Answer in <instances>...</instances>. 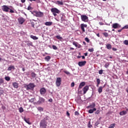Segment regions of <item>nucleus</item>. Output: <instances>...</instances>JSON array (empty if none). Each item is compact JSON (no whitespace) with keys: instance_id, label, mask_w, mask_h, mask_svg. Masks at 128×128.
<instances>
[{"instance_id":"nucleus-1","label":"nucleus","mask_w":128,"mask_h":128,"mask_svg":"<svg viewBox=\"0 0 128 128\" xmlns=\"http://www.w3.org/2000/svg\"><path fill=\"white\" fill-rule=\"evenodd\" d=\"M2 9L3 12H9L10 14H14V12L12 6L3 5L2 6Z\"/></svg>"},{"instance_id":"nucleus-2","label":"nucleus","mask_w":128,"mask_h":128,"mask_svg":"<svg viewBox=\"0 0 128 128\" xmlns=\"http://www.w3.org/2000/svg\"><path fill=\"white\" fill-rule=\"evenodd\" d=\"M48 117L46 116V118L44 120H42L40 123V128H46L47 127V122L46 120H48Z\"/></svg>"},{"instance_id":"nucleus-3","label":"nucleus","mask_w":128,"mask_h":128,"mask_svg":"<svg viewBox=\"0 0 128 128\" xmlns=\"http://www.w3.org/2000/svg\"><path fill=\"white\" fill-rule=\"evenodd\" d=\"M51 12L52 13L54 16H56L57 14H60V11L58 8L54 7L51 8Z\"/></svg>"},{"instance_id":"nucleus-4","label":"nucleus","mask_w":128,"mask_h":128,"mask_svg":"<svg viewBox=\"0 0 128 128\" xmlns=\"http://www.w3.org/2000/svg\"><path fill=\"white\" fill-rule=\"evenodd\" d=\"M35 13L36 16L38 18H42L44 16V13L42 12L41 11H34Z\"/></svg>"},{"instance_id":"nucleus-5","label":"nucleus","mask_w":128,"mask_h":128,"mask_svg":"<svg viewBox=\"0 0 128 128\" xmlns=\"http://www.w3.org/2000/svg\"><path fill=\"white\" fill-rule=\"evenodd\" d=\"M61 84H62V78H60V77L56 78V86L58 87H59L60 86Z\"/></svg>"},{"instance_id":"nucleus-6","label":"nucleus","mask_w":128,"mask_h":128,"mask_svg":"<svg viewBox=\"0 0 128 128\" xmlns=\"http://www.w3.org/2000/svg\"><path fill=\"white\" fill-rule=\"evenodd\" d=\"M34 87H35V85L34 83H30L28 84V90H32V89H34Z\"/></svg>"},{"instance_id":"nucleus-7","label":"nucleus","mask_w":128,"mask_h":128,"mask_svg":"<svg viewBox=\"0 0 128 128\" xmlns=\"http://www.w3.org/2000/svg\"><path fill=\"white\" fill-rule=\"evenodd\" d=\"M58 20H60L62 22L65 20L64 18V14H60V16H58Z\"/></svg>"},{"instance_id":"nucleus-8","label":"nucleus","mask_w":128,"mask_h":128,"mask_svg":"<svg viewBox=\"0 0 128 128\" xmlns=\"http://www.w3.org/2000/svg\"><path fill=\"white\" fill-rule=\"evenodd\" d=\"M86 60L84 62H78V64L80 66H86Z\"/></svg>"},{"instance_id":"nucleus-9","label":"nucleus","mask_w":128,"mask_h":128,"mask_svg":"<svg viewBox=\"0 0 128 128\" xmlns=\"http://www.w3.org/2000/svg\"><path fill=\"white\" fill-rule=\"evenodd\" d=\"M46 92V88H41L40 89V94H45Z\"/></svg>"},{"instance_id":"nucleus-10","label":"nucleus","mask_w":128,"mask_h":128,"mask_svg":"<svg viewBox=\"0 0 128 128\" xmlns=\"http://www.w3.org/2000/svg\"><path fill=\"white\" fill-rule=\"evenodd\" d=\"M87 24H81V28L84 32H86L84 28H87Z\"/></svg>"},{"instance_id":"nucleus-11","label":"nucleus","mask_w":128,"mask_h":128,"mask_svg":"<svg viewBox=\"0 0 128 128\" xmlns=\"http://www.w3.org/2000/svg\"><path fill=\"white\" fill-rule=\"evenodd\" d=\"M18 20L19 24H22L25 22V20L23 18H18Z\"/></svg>"},{"instance_id":"nucleus-12","label":"nucleus","mask_w":128,"mask_h":128,"mask_svg":"<svg viewBox=\"0 0 128 128\" xmlns=\"http://www.w3.org/2000/svg\"><path fill=\"white\" fill-rule=\"evenodd\" d=\"M120 26H121L116 22L112 24V28H120Z\"/></svg>"},{"instance_id":"nucleus-13","label":"nucleus","mask_w":128,"mask_h":128,"mask_svg":"<svg viewBox=\"0 0 128 128\" xmlns=\"http://www.w3.org/2000/svg\"><path fill=\"white\" fill-rule=\"evenodd\" d=\"M88 89H89V87L88 86H85L82 88V90H83V92H84V94H86V92H87L88 90Z\"/></svg>"},{"instance_id":"nucleus-14","label":"nucleus","mask_w":128,"mask_h":128,"mask_svg":"<svg viewBox=\"0 0 128 128\" xmlns=\"http://www.w3.org/2000/svg\"><path fill=\"white\" fill-rule=\"evenodd\" d=\"M95 106H96V104L94 102H93L92 104H90V106H88V108L93 109L96 108Z\"/></svg>"},{"instance_id":"nucleus-15","label":"nucleus","mask_w":128,"mask_h":128,"mask_svg":"<svg viewBox=\"0 0 128 128\" xmlns=\"http://www.w3.org/2000/svg\"><path fill=\"white\" fill-rule=\"evenodd\" d=\"M81 18L83 22H86V20H88V16H81Z\"/></svg>"},{"instance_id":"nucleus-16","label":"nucleus","mask_w":128,"mask_h":128,"mask_svg":"<svg viewBox=\"0 0 128 128\" xmlns=\"http://www.w3.org/2000/svg\"><path fill=\"white\" fill-rule=\"evenodd\" d=\"M45 102L44 98H40L38 102V104H42L43 102Z\"/></svg>"},{"instance_id":"nucleus-17","label":"nucleus","mask_w":128,"mask_h":128,"mask_svg":"<svg viewBox=\"0 0 128 128\" xmlns=\"http://www.w3.org/2000/svg\"><path fill=\"white\" fill-rule=\"evenodd\" d=\"M85 85H86V82H82L81 83H80V84L79 85L78 89H81Z\"/></svg>"},{"instance_id":"nucleus-18","label":"nucleus","mask_w":128,"mask_h":128,"mask_svg":"<svg viewBox=\"0 0 128 128\" xmlns=\"http://www.w3.org/2000/svg\"><path fill=\"white\" fill-rule=\"evenodd\" d=\"M12 86H14V88H18V84L17 83V82H14L12 83Z\"/></svg>"},{"instance_id":"nucleus-19","label":"nucleus","mask_w":128,"mask_h":128,"mask_svg":"<svg viewBox=\"0 0 128 128\" xmlns=\"http://www.w3.org/2000/svg\"><path fill=\"white\" fill-rule=\"evenodd\" d=\"M126 114V110H122V112H120V116H124V114Z\"/></svg>"},{"instance_id":"nucleus-20","label":"nucleus","mask_w":128,"mask_h":128,"mask_svg":"<svg viewBox=\"0 0 128 128\" xmlns=\"http://www.w3.org/2000/svg\"><path fill=\"white\" fill-rule=\"evenodd\" d=\"M55 3L58 5H64V2L62 1H56Z\"/></svg>"},{"instance_id":"nucleus-21","label":"nucleus","mask_w":128,"mask_h":128,"mask_svg":"<svg viewBox=\"0 0 128 128\" xmlns=\"http://www.w3.org/2000/svg\"><path fill=\"white\" fill-rule=\"evenodd\" d=\"M14 68H15L14 66H9L8 68V70H12V69L14 70Z\"/></svg>"},{"instance_id":"nucleus-22","label":"nucleus","mask_w":128,"mask_h":128,"mask_svg":"<svg viewBox=\"0 0 128 128\" xmlns=\"http://www.w3.org/2000/svg\"><path fill=\"white\" fill-rule=\"evenodd\" d=\"M94 110H96V108H94L93 109L91 108L90 110H88V112L90 114H92V112H94Z\"/></svg>"},{"instance_id":"nucleus-23","label":"nucleus","mask_w":128,"mask_h":128,"mask_svg":"<svg viewBox=\"0 0 128 128\" xmlns=\"http://www.w3.org/2000/svg\"><path fill=\"white\" fill-rule=\"evenodd\" d=\"M50 58L51 56H48L45 58V60H46V62H50Z\"/></svg>"},{"instance_id":"nucleus-24","label":"nucleus","mask_w":128,"mask_h":128,"mask_svg":"<svg viewBox=\"0 0 128 128\" xmlns=\"http://www.w3.org/2000/svg\"><path fill=\"white\" fill-rule=\"evenodd\" d=\"M24 121H25V122H26V123H28V124H29L30 125V124H32V123H30V119H26V118H24Z\"/></svg>"},{"instance_id":"nucleus-25","label":"nucleus","mask_w":128,"mask_h":128,"mask_svg":"<svg viewBox=\"0 0 128 128\" xmlns=\"http://www.w3.org/2000/svg\"><path fill=\"white\" fill-rule=\"evenodd\" d=\"M30 38L34 40H38V37H36V36H34L33 35L30 36Z\"/></svg>"},{"instance_id":"nucleus-26","label":"nucleus","mask_w":128,"mask_h":128,"mask_svg":"<svg viewBox=\"0 0 128 128\" xmlns=\"http://www.w3.org/2000/svg\"><path fill=\"white\" fill-rule=\"evenodd\" d=\"M102 89L103 87L102 86H100V87H99V88H98V92H99V93H102Z\"/></svg>"},{"instance_id":"nucleus-27","label":"nucleus","mask_w":128,"mask_h":128,"mask_svg":"<svg viewBox=\"0 0 128 128\" xmlns=\"http://www.w3.org/2000/svg\"><path fill=\"white\" fill-rule=\"evenodd\" d=\"M52 22H45L46 26H52Z\"/></svg>"},{"instance_id":"nucleus-28","label":"nucleus","mask_w":128,"mask_h":128,"mask_svg":"<svg viewBox=\"0 0 128 128\" xmlns=\"http://www.w3.org/2000/svg\"><path fill=\"white\" fill-rule=\"evenodd\" d=\"M106 46L107 47V49H109V50L112 49V45H111V44H107L106 45Z\"/></svg>"},{"instance_id":"nucleus-29","label":"nucleus","mask_w":128,"mask_h":128,"mask_svg":"<svg viewBox=\"0 0 128 128\" xmlns=\"http://www.w3.org/2000/svg\"><path fill=\"white\" fill-rule=\"evenodd\" d=\"M4 91L2 89V88L1 87L0 88V96H2V94H3Z\"/></svg>"},{"instance_id":"nucleus-30","label":"nucleus","mask_w":128,"mask_h":128,"mask_svg":"<svg viewBox=\"0 0 128 128\" xmlns=\"http://www.w3.org/2000/svg\"><path fill=\"white\" fill-rule=\"evenodd\" d=\"M37 108L40 112H43L44 110L43 108H42L41 106H38V108Z\"/></svg>"},{"instance_id":"nucleus-31","label":"nucleus","mask_w":128,"mask_h":128,"mask_svg":"<svg viewBox=\"0 0 128 128\" xmlns=\"http://www.w3.org/2000/svg\"><path fill=\"white\" fill-rule=\"evenodd\" d=\"M88 128H92V125L90 121H89L88 124Z\"/></svg>"},{"instance_id":"nucleus-32","label":"nucleus","mask_w":128,"mask_h":128,"mask_svg":"<svg viewBox=\"0 0 128 128\" xmlns=\"http://www.w3.org/2000/svg\"><path fill=\"white\" fill-rule=\"evenodd\" d=\"M36 73H34V72H32V77L33 78H35V77H36Z\"/></svg>"},{"instance_id":"nucleus-33","label":"nucleus","mask_w":128,"mask_h":128,"mask_svg":"<svg viewBox=\"0 0 128 128\" xmlns=\"http://www.w3.org/2000/svg\"><path fill=\"white\" fill-rule=\"evenodd\" d=\"M115 123H114L113 124H111L110 126L108 127V128H114L115 127Z\"/></svg>"},{"instance_id":"nucleus-34","label":"nucleus","mask_w":128,"mask_h":128,"mask_svg":"<svg viewBox=\"0 0 128 128\" xmlns=\"http://www.w3.org/2000/svg\"><path fill=\"white\" fill-rule=\"evenodd\" d=\"M85 41H86V42H87L88 43H89V42H90V39L86 37L84 39Z\"/></svg>"},{"instance_id":"nucleus-35","label":"nucleus","mask_w":128,"mask_h":128,"mask_svg":"<svg viewBox=\"0 0 128 128\" xmlns=\"http://www.w3.org/2000/svg\"><path fill=\"white\" fill-rule=\"evenodd\" d=\"M27 45L29 46H33V44L32 42H28V43H27Z\"/></svg>"},{"instance_id":"nucleus-36","label":"nucleus","mask_w":128,"mask_h":128,"mask_svg":"<svg viewBox=\"0 0 128 128\" xmlns=\"http://www.w3.org/2000/svg\"><path fill=\"white\" fill-rule=\"evenodd\" d=\"M56 38L57 39H58L59 40H62V37H60V36L58 35L57 36H56Z\"/></svg>"},{"instance_id":"nucleus-37","label":"nucleus","mask_w":128,"mask_h":128,"mask_svg":"<svg viewBox=\"0 0 128 128\" xmlns=\"http://www.w3.org/2000/svg\"><path fill=\"white\" fill-rule=\"evenodd\" d=\"M103 35L105 37H108V33H107V32H104V33H103Z\"/></svg>"},{"instance_id":"nucleus-38","label":"nucleus","mask_w":128,"mask_h":128,"mask_svg":"<svg viewBox=\"0 0 128 128\" xmlns=\"http://www.w3.org/2000/svg\"><path fill=\"white\" fill-rule=\"evenodd\" d=\"M32 9L33 8L32 7V6H28V10H32Z\"/></svg>"},{"instance_id":"nucleus-39","label":"nucleus","mask_w":128,"mask_h":128,"mask_svg":"<svg viewBox=\"0 0 128 128\" xmlns=\"http://www.w3.org/2000/svg\"><path fill=\"white\" fill-rule=\"evenodd\" d=\"M124 44H125V45H128V40H124Z\"/></svg>"},{"instance_id":"nucleus-40","label":"nucleus","mask_w":128,"mask_h":128,"mask_svg":"<svg viewBox=\"0 0 128 128\" xmlns=\"http://www.w3.org/2000/svg\"><path fill=\"white\" fill-rule=\"evenodd\" d=\"M4 83V80L3 79L0 78V85H2V84H3Z\"/></svg>"},{"instance_id":"nucleus-41","label":"nucleus","mask_w":128,"mask_h":128,"mask_svg":"<svg viewBox=\"0 0 128 128\" xmlns=\"http://www.w3.org/2000/svg\"><path fill=\"white\" fill-rule=\"evenodd\" d=\"M5 80H6V81H10V77H5Z\"/></svg>"},{"instance_id":"nucleus-42","label":"nucleus","mask_w":128,"mask_h":128,"mask_svg":"<svg viewBox=\"0 0 128 128\" xmlns=\"http://www.w3.org/2000/svg\"><path fill=\"white\" fill-rule=\"evenodd\" d=\"M19 110H20V112H24L23 108H22V107L20 108Z\"/></svg>"},{"instance_id":"nucleus-43","label":"nucleus","mask_w":128,"mask_h":128,"mask_svg":"<svg viewBox=\"0 0 128 128\" xmlns=\"http://www.w3.org/2000/svg\"><path fill=\"white\" fill-rule=\"evenodd\" d=\"M109 66H110L109 62H106V64L104 66H105V68H108Z\"/></svg>"},{"instance_id":"nucleus-44","label":"nucleus","mask_w":128,"mask_h":128,"mask_svg":"<svg viewBox=\"0 0 128 128\" xmlns=\"http://www.w3.org/2000/svg\"><path fill=\"white\" fill-rule=\"evenodd\" d=\"M100 122L99 121H97L96 123H95V126H96L97 127H98L99 124H100Z\"/></svg>"},{"instance_id":"nucleus-45","label":"nucleus","mask_w":128,"mask_h":128,"mask_svg":"<svg viewBox=\"0 0 128 128\" xmlns=\"http://www.w3.org/2000/svg\"><path fill=\"white\" fill-rule=\"evenodd\" d=\"M98 74H103V70H100L98 72Z\"/></svg>"},{"instance_id":"nucleus-46","label":"nucleus","mask_w":128,"mask_h":128,"mask_svg":"<svg viewBox=\"0 0 128 128\" xmlns=\"http://www.w3.org/2000/svg\"><path fill=\"white\" fill-rule=\"evenodd\" d=\"M94 50V48H90L88 49V51L90 52H92Z\"/></svg>"},{"instance_id":"nucleus-47","label":"nucleus","mask_w":128,"mask_h":128,"mask_svg":"<svg viewBox=\"0 0 128 128\" xmlns=\"http://www.w3.org/2000/svg\"><path fill=\"white\" fill-rule=\"evenodd\" d=\"M52 48L53 49H54L55 50H56L58 49L57 46H56V45H52Z\"/></svg>"},{"instance_id":"nucleus-48","label":"nucleus","mask_w":128,"mask_h":128,"mask_svg":"<svg viewBox=\"0 0 128 128\" xmlns=\"http://www.w3.org/2000/svg\"><path fill=\"white\" fill-rule=\"evenodd\" d=\"M64 72H65V74H70V72H68V70H64Z\"/></svg>"},{"instance_id":"nucleus-49","label":"nucleus","mask_w":128,"mask_h":128,"mask_svg":"<svg viewBox=\"0 0 128 128\" xmlns=\"http://www.w3.org/2000/svg\"><path fill=\"white\" fill-rule=\"evenodd\" d=\"M96 81H97V83L98 84V85H100V80L99 78H98Z\"/></svg>"},{"instance_id":"nucleus-50","label":"nucleus","mask_w":128,"mask_h":128,"mask_svg":"<svg viewBox=\"0 0 128 128\" xmlns=\"http://www.w3.org/2000/svg\"><path fill=\"white\" fill-rule=\"evenodd\" d=\"M73 44L76 47H78V44L76 42H73Z\"/></svg>"},{"instance_id":"nucleus-51","label":"nucleus","mask_w":128,"mask_h":128,"mask_svg":"<svg viewBox=\"0 0 128 128\" xmlns=\"http://www.w3.org/2000/svg\"><path fill=\"white\" fill-rule=\"evenodd\" d=\"M74 114H75V116H79L80 112H78V111H76L75 112Z\"/></svg>"},{"instance_id":"nucleus-52","label":"nucleus","mask_w":128,"mask_h":128,"mask_svg":"<svg viewBox=\"0 0 128 128\" xmlns=\"http://www.w3.org/2000/svg\"><path fill=\"white\" fill-rule=\"evenodd\" d=\"M74 85H75L74 82H72V83H71L70 86L71 87H74Z\"/></svg>"},{"instance_id":"nucleus-53","label":"nucleus","mask_w":128,"mask_h":128,"mask_svg":"<svg viewBox=\"0 0 128 128\" xmlns=\"http://www.w3.org/2000/svg\"><path fill=\"white\" fill-rule=\"evenodd\" d=\"M124 28H128V24H126V26H123L122 29L124 30Z\"/></svg>"},{"instance_id":"nucleus-54","label":"nucleus","mask_w":128,"mask_h":128,"mask_svg":"<svg viewBox=\"0 0 128 128\" xmlns=\"http://www.w3.org/2000/svg\"><path fill=\"white\" fill-rule=\"evenodd\" d=\"M28 85H27L26 84H25V85L24 86V87L25 88H26V90H28Z\"/></svg>"},{"instance_id":"nucleus-55","label":"nucleus","mask_w":128,"mask_h":128,"mask_svg":"<svg viewBox=\"0 0 128 128\" xmlns=\"http://www.w3.org/2000/svg\"><path fill=\"white\" fill-rule=\"evenodd\" d=\"M34 98H31V100H30L29 101L30 102H34Z\"/></svg>"},{"instance_id":"nucleus-56","label":"nucleus","mask_w":128,"mask_h":128,"mask_svg":"<svg viewBox=\"0 0 128 128\" xmlns=\"http://www.w3.org/2000/svg\"><path fill=\"white\" fill-rule=\"evenodd\" d=\"M66 114L68 116V117H70V112H66Z\"/></svg>"},{"instance_id":"nucleus-57","label":"nucleus","mask_w":128,"mask_h":128,"mask_svg":"<svg viewBox=\"0 0 128 128\" xmlns=\"http://www.w3.org/2000/svg\"><path fill=\"white\" fill-rule=\"evenodd\" d=\"M100 112V110H96V114H98Z\"/></svg>"},{"instance_id":"nucleus-58","label":"nucleus","mask_w":128,"mask_h":128,"mask_svg":"<svg viewBox=\"0 0 128 128\" xmlns=\"http://www.w3.org/2000/svg\"><path fill=\"white\" fill-rule=\"evenodd\" d=\"M112 50H114V51H116L117 48H115L114 47H113Z\"/></svg>"},{"instance_id":"nucleus-59","label":"nucleus","mask_w":128,"mask_h":128,"mask_svg":"<svg viewBox=\"0 0 128 128\" xmlns=\"http://www.w3.org/2000/svg\"><path fill=\"white\" fill-rule=\"evenodd\" d=\"M122 30H124L122 28H120V30H118V32H122Z\"/></svg>"},{"instance_id":"nucleus-60","label":"nucleus","mask_w":128,"mask_h":128,"mask_svg":"<svg viewBox=\"0 0 128 128\" xmlns=\"http://www.w3.org/2000/svg\"><path fill=\"white\" fill-rule=\"evenodd\" d=\"M52 101L53 100L52 98H50V100H48V102H52Z\"/></svg>"},{"instance_id":"nucleus-61","label":"nucleus","mask_w":128,"mask_h":128,"mask_svg":"<svg viewBox=\"0 0 128 128\" xmlns=\"http://www.w3.org/2000/svg\"><path fill=\"white\" fill-rule=\"evenodd\" d=\"M84 56H88V52H86V53H84Z\"/></svg>"},{"instance_id":"nucleus-62","label":"nucleus","mask_w":128,"mask_h":128,"mask_svg":"<svg viewBox=\"0 0 128 128\" xmlns=\"http://www.w3.org/2000/svg\"><path fill=\"white\" fill-rule=\"evenodd\" d=\"M21 2H22V3H24L26 2V0H21Z\"/></svg>"},{"instance_id":"nucleus-63","label":"nucleus","mask_w":128,"mask_h":128,"mask_svg":"<svg viewBox=\"0 0 128 128\" xmlns=\"http://www.w3.org/2000/svg\"><path fill=\"white\" fill-rule=\"evenodd\" d=\"M82 58L83 60L85 59V56H82Z\"/></svg>"},{"instance_id":"nucleus-64","label":"nucleus","mask_w":128,"mask_h":128,"mask_svg":"<svg viewBox=\"0 0 128 128\" xmlns=\"http://www.w3.org/2000/svg\"><path fill=\"white\" fill-rule=\"evenodd\" d=\"M83 44H84V45H86V43L84 41L83 42Z\"/></svg>"}]
</instances>
